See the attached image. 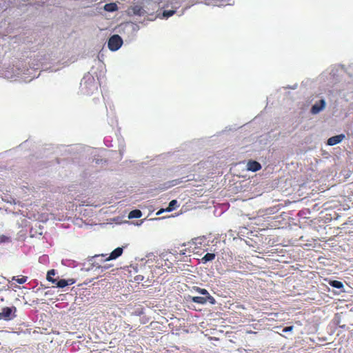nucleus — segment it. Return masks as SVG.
<instances>
[{
  "mask_svg": "<svg viewBox=\"0 0 353 353\" xmlns=\"http://www.w3.org/2000/svg\"><path fill=\"white\" fill-rule=\"evenodd\" d=\"M141 10H142V8H140V7H136V8H134V12L135 14H139V15H140V14H141Z\"/></svg>",
  "mask_w": 353,
  "mask_h": 353,
  "instance_id": "nucleus-20",
  "label": "nucleus"
},
{
  "mask_svg": "<svg viewBox=\"0 0 353 353\" xmlns=\"http://www.w3.org/2000/svg\"><path fill=\"white\" fill-rule=\"evenodd\" d=\"M196 291L197 292L200 293L201 294H203V295H205V296L209 295V292H208V290L204 289V288H200L197 287L196 288Z\"/></svg>",
  "mask_w": 353,
  "mask_h": 353,
  "instance_id": "nucleus-17",
  "label": "nucleus"
},
{
  "mask_svg": "<svg viewBox=\"0 0 353 353\" xmlns=\"http://www.w3.org/2000/svg\"><path fill=\"white\" fill-rule=\"evenodd\" d=\"M55 274H56V272H55L54 270L52 269V270H49L47 273L46 279L48 281L56 285L57 287L63 288L67 285H72L73 283H74V279H68V280L60 279V280L57 281V279L52 278L51 275H55Z\"/></svg>",
  "mask_w": 353,
  "mask_h": 353,
  "instance_id": "nucleus-1",
  "label": "nucleus"
},
{
  "mask_svg": "<svg viewBox=\"0 0 353 353\" xmlns=\"http://www.w3.org/2000/svg\"><path fill=\"white\" fill-rule=\"evenodd\" d=\"M247 169L249 171L256 172L261 169V165L256 161L250 160L247 163Z\"/></svg>",
  "mask_w": 353,
  "mask_h": 353,
  "instance_id": "nucleus-6",
  "label": "nucleus"
},
{
  "mask_svg": "<svg viewBox=\"0 0 353 353\" xmlns=\"http://www.w3.org/2000/svg\"><path fill=\"white\" fill-rule=\"evenodd\" d=\"M283 332H287V327H284V328L283 329Z\"/></svg>",
  "mask_w": 353,
  "mask_h": 353,
  "instance_id": "nucleus-26",
  "label": "nucleus"
},
{
  "mask_svg": "<svg viewBox=\"0 0 353 353\" xmlns=\"http://www.w3.org/2000/svg\"><path fill=\"white\" fill-rule=\"evenodd\" d=\"M205 298L207 299V302L208 301L211 304H215L216 301H215L214 298L212 296H211L210 294H209V295L205 296Z\"/></svg>",
  "mask_w": 353,
  "mask_h": 353,
  "instance_id": "nucleus-19",
  "label": "nucleus"
},
{
  "mask_svg": "<svg viewBox=\"0 0 353 353\" xmlns=\"http://www.w3.org/2000/svg\"><path fill=\"white\" fill-rule=\"evenodd\" d=\"M123 253V248H117L114 249L110 254L108 257L105 258L103 259V261H108L110 260L116 259L119 256H120Z\"/></svg>",
  "mask_w": 353,
  "mask_h": 353,
  "instance_id": "nucleus-7",
  "label": "nucleus"
},
{
  "mask_svg": "<svg viewBox=\"0 0 353 353\" xmlns=\"http://www.w3.org/2000/svg\"><path fill=\"white\" fill-rule=\"evenodd\" d=\"M174 13H175L174 10H164L163 12V17L168 18V17L172 16Z\"/></svg>",
  "mask_w": 353,
  "mask_h": 353,
  "instance_id": "nucleus-18",
  "label": "nucleus"
},
{
  "mask_svg": "<svg viewBox=\"0 0 353 353\" xmlns=\"http://www.w3.org/2000/svg\"><path fill=\"white\" fill-rule=\"evenodd\" d=\"M186 254V249L180 250V254L184 255Z\"/></svg>",
  "mask_w": 353,
  "mask_h": 353,
  "instance_id": "nucleus-21",
  "label": "nucleus"
},
{
  "mask_svg": "<svg viewBox=\"0 0 353 353\" xmlns=\"http://www.w3.org/2000/svg\"><path fill=\"white\" fill-rule=\"evenodd\" d=\"M28 277L25 276H22L21 278H16L15 276H13L12 278V280L16 281L19 284H23L27 281Z\"/></svg>",
  "mask_w": 353,
  "mask_h": 353,
  "instance_id": "nucleus-15",
  "label": "nucleus"
},
{
  "mask_svg": "<svg viewBox=\"0 0 353 353\" xmlns=\"http://www.w3.org/2000/svg\"><path fill=\"white\" fill-rule=\"evenodd\" d=\"M329 284L333 287V288H337V289H341L342 288H343V284L342 282L339 281H336V280H334V281H330L329 282Z\"/></svg>",
  "mask_w": 353,
  "mask_h": 353,
  "instance_id": "nucleus-12",
  "label": "nucleus"
},
{
  "mask_svg": "<svg viewBox=\"0 0 353 353\" xmlns=\"http://www.w3.org/2000/svg\"><path fill=\"white\" fill-rule=\"evenodd\" d=\"M103 9H104V10H105L107 12H112L117 11L118 10V6L116 3H109L105 4Z\"/></svg>",
  "mask_w": 353,
  "mask_h": 353,
  "instance_id": "nucleus-8",
  "label": "nucleus"
},
{
  "mask_svg": "<svg viewBox=\"0 0 353 353\" xmlns=\"http://www.w3.org/2000/svg\"><path fill=\"white\" fill-rule=\"evenodd\" d=\"M142 212L139 210H132L129 214L128 218L129 219H138L141 217Z\"/></svg>",
  "mask_w": 353,
  "mask_h": 353,
  "instance_id": "nucleus-9",
  "label": "nucleus"
},
{
  "mask_svg": "<svg viewBox=\"0 0 353 353\" xmlns=\"http://www.w3.org/2000/svg\"><path fill=\"white\" fill-rule=\"evenodd\" d=\"M216 255L213 253H207L202 259L201 262L206 263L208 261H212L215 259Z\"/></svg>",
  "mask_w": 353,
  "mask_h": 353,
  "instance_id": "nucleus-10",
  "label": "nucleus"
},
{
  "mask_svg": "<svg viewBox=\"0 0 353 353\" xmlns=\"http://www.w3.org/2000/svg\"><path fill=\"white\" fill-rule=\"evenodd\" d=\"M192 301L194 303H199V304H205L207 303V299L203 296H193L192 297Z\"/></svg>",
  "mask_w": 353,
  "mask_h": 353,
  "instance_id": "nucleus-11",
  "label": "nucleus"
},
{
  "mask_svg": "<svg viewBox=\"0 0 353 353\" xmlns=\"http://www.w3.org/2000/svg\"><path fill=\"white\" fill-rule=\"evenodd\" d=\"M123 44L121 37L118 34H114L110 37L108 43V48L112 51L119 50Z\"/></svg>",
  "mask_w": 353,
  "mask_h": 353,
  "instance_id": "nucleus-2",
  "label": "nucleus"
},
{
  "mask_svg": "<svg viewBox=\"0 0 353 353\" xmlns=\"http://www.w3.org/2000/svg\"><path fill=\"white\" fill-rule=\"evenodd\" d=\"M12 241V238L10 236L5 234H0V244L8 243Z\"/></svg>",
  "mask_w": 353,
  "mask_h": 353,
  "instance_id": "nucleus-13",
  "label": "nucleus"
},
{
  "mask_svg": "<svg viewBox=\"0 0 353 353\" xmlns=\"http://www.w3.org/2000/svg\"><path fill=\"white\" fill-rule=\"evenodd\" d=\"M176 204H177L176 200H172L170 202L169 205H168V208L165 210L168 211V212H170V211L174 210L175 208H176Z\"/></svg>",
  "mask_w": 353,
  "mask_h": 353,
  "instance_id": "nucleus-16",
  "label": "nucleus"
},
{
  "mask_svg": "<svg viewBox=\"0 0 353 353\" xmlns=\"http://www.w3.org/2000/svg\"><path fill=\"white\" fill-rule=\"evenodd\" d=\"M325 106V101L324 99H321L318 103H316L312 106L311 113L313 114H318L319 112L323 110Z\"/></svg>",
  "mask_w": 353,
  "mask_h": 353,
  "instance_id": "nucleus-4",
  "label": "nucleus"
},
{
  "mask_svg": "<svg viewBox=\"0 0 353 353\" xmlns=\"http://www.w3.org/2000/svg\"><path fill=\"white\" fill-rule=\"evenodd\" d=\"M101 268L102 269H104V270H106L108 268V266H106V265H104V266H101Z\"/></svg>",
  "mask_w": 353,
  "mask_h": 353,
  "instance_id": "nucleus-24",
  "label": "nucleus"
},
{
  "mask_svg": "<svg viewBox=\"0 0 353 353\" xmlns=\"http://www.w3.org/2000/svg\"><path fill=\"white\" fill-rule=\"evenodd\" d=\"M204 240V237H197L192 239V243L196 245V248H200Z\"/></svg>",
  "mask_w": 353,
  "mask_h": 353,
  "instance_id": "nucleus-14",
  "label": "nucleus"
},
{
  "mask_svg": "<svg viewBox=\"0 0 353 353\" xmlns=\"http://www.w3.org/2000/svg\"><path fill=\"white\" fill-rule=\"evenodd\" d=\"M105 256V255H104V254H101V255H95V256H94V259H97V258H99V257L104 258Z\"/></svg>",
  "mask_w": 353,
  "mask_h": 353,
  "instance_id": "nucleus-22",
  "label": "nucleus"
},
{
  "mask_svg": "<svg viewBox=\"0 0 353 353\" xmlns=\"http://www.w3.org/2000/svg\"><path fill=\"white\" fill-rule=\"evenodd\" d=\"M345 135L343 134H339V135H336V136L332 137L328 139L327 144L328 145H336V144L341 143L345 139Z\"/></svg>",
  "mask_w": 353,
  "mask_h": 353,
  "instance_id": "nucleus-5",
  "label": "nucleus"
},
{
  "mask_svg": "<svg viewBox=\"0 0 353 353\" xmlns=\"http://www.w3.org/2000/svg\"><path fill=\"white\" fill-rule=\"evenodd\" d=\"M17 308L14 306L11 307H6L2 309L1 312H0V320L3 319L6 321H8L12 319L15 316L14 314L16 312Z\"/></svg>",
  "mask_w": 353,
  "mask_h": 353,
  "instance_id": "nucleus-3",
  "label": "nucleus"
},
{
  "mask_svg": "<svg viewBox=\"0 0 353 353\" xmlns=\"http://www.w3.org/2000/svg\"><path fill=\"white\" fill-rule=\"evenodd\" d=\"M163 211H164V210H163V209H162V210H159V211L157 213V214H161Z\"/></svg>",
  "mask_w": 353,
  "mask_h": 353,
  "instance_id": "nucleus-23",
  "label": "nucleus"
},
{
  "mask_svg": "<svg viewBox=\"0 0 353 353\" xmlns=\"http://www.w3.org/2000/svg\"><path fill=\"white\" fill-rule=\"evenodd\" d=\"M292 330V326H288V332L291 331Z\"/></svg>",
  "mask_w": 353,
  "mask_h": 353,
  "instance_id": "nucleus-25",
  "label": "nucleus"
}]
</instances>
